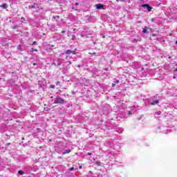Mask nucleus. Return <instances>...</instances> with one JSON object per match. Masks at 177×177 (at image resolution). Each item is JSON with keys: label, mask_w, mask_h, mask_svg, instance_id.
Returning a JSON list of instances; mask_svg holds the SVG:
<instances>
[{"label": "nucleus", "mask_w": 177, "mask_h": 177, "mask_svg": "<svg viewBox=\"0 0 177 177\" xmlns=\"http://www.w3.org/2000/svg\"><path fill=\"white\" fill-rule=\"evenodd\" d=\"M60 147H59V153L60 154H62V156H64L66 154H69V153H71V149H67V145L60 143Z\"/></svg>", "instance_id": "obj_1"}, {"label": "nucleus", "mask_w": 177, "mask_h": 177, "mask_svg": "<svg viewBox=\"0 0 177 177\" xmlns=\"http://www.w3.org/2000/svg\"><path fill=\"white\" fill-rule=\"evenodd\" d=\"M54 104H66V101L60 97V96L57 95L55 100L53 102Z\"/></svg>", "instance_id": "obj_2"}, {"label": "nucleus", "mask_w": 177, "mask_h": 177, "mask_svg": "<svg viewBox=\"0 0 177 177\" xmlns=\"http://www.w3.org/2000/svg\"><path fill=\"white\" fill-rule=\"evenodd\" d=\"M37 85L40 89L46 88V80H40L38 82Z\"/></svg>", "instance_id": "obj_3"}, {"label": "nucleus", "mask_w": 177, "mask_h": 177, "mask_svg": "<svg viewBox=\"0 0 177 177\" xmlns=\"http://www.w3.org/2000/svg\"><path fill=\"white\" fill-rule=\"evenodd\" d=\"M158 129H160L162 133H165V134L168 133V127H167L162 126L160 127H158Z\"/></svg>", "instance_id": "obj_4"}, {"label": "nucleus", "mask_w": 177, "mask_h": 177, "mask_svg": "<svg viewBox=\"0 0 177 177\" xmlns=\"http://www.w3.org/2000/svg\"><path fill=\"white\" fill-rule=\"evenodd\" d=\"M73 53V55H75V51H73L71 50H66L65 53H62V55H66V59L68 57L69 55H71Z\"/></svg>", "instance_id": "obj_5"}, {"label": "nucleus", "mask_w": 177, "mask_h": 177, "mask_svg": "<svg viewBox=\"0 0 177 177\" xmlns=\"http://www.w3.org/2000/svg\"><path fill=\"white\" fill-rule=\"evenodd\" d=\"M154 99H157V96L153 97V100H154ZM159 103H160V100H153V101L150 103V104H151V106H156V104H158Z\"/></svg>", "instance_id": "obj_6"}, {"label": "nucleus", "mask_w": 177, "mask_h": 177, "mask_svg": "<svg viewBox=\"0 0 177 177\" xmlns=\"http://www.w3.org/2000/svg\"><path fill=\"white\" fill-rule=\"evenodd\" d=\"M141 6L144 9H147L149 12H151V9H153V8L150 6L149 4H142Z\"/></svg>", "instance_id": "obj_7"}, {"label": "nucleus", "mask_w": 177, "mask_h": 177, "mask_svg": "<svg viewBox=\"0 0 177 177\" xmlns=\"http://www.w3.org/2000/svg\"><path fill=\"white\" fill-rule=\"evenodd\" d=\"M96 8L97 9H103V8H104V6L103 4L98 3L96 5Z\"/></svg>", "instance_id": "obj_8"}, {"label": "nucleus", "mask_w": 177, "mask_h": 177, "mask_svg": "<svg viewBox=\"0 0 177 177\" xmlns=\"http://www.w3.org/2000/svg\"><path fill=\"white\" fill-rule=\"evenodd\" d=\"M0 8H3V9H8V6L7 3H3V4L0 6Z\"/></svg>", "instance_id": "obj_9"}, {"label": "nucleus", "mask_w": 177, "mask_h": 177, "mask_svg": "<svg viewBox=\"0 0 177 177\" xmlns=\"http://www.w3.org/2000/svg\"><path fill=\"white\" fill-rule=\"evenodd\" d=\"M95 165H97V167H102L103 165V163H102L99 161H96L95 162Z\"/></svg>", "instance_id": "obj_10"}, {"label": "nucleus", "mask_w": 177, "mask_h": 177, "mask_svg": "<svg viewBox=\"0 0 177 177\" xmlns=\"http://www.w3.org/2000/svg\"><path fill=\"white\" fill-rule=\"evenodd\" d=\"M18 174L19 175H24V171H23V170H19L18 171Z\"/></svg>", "instance_id": "obj_11"}, {"label": "nucleus", "mask_w": 177, "mask_h": 177, "mask_svg": "<svg viewBox=\"0 0 177 177\" xmlns=\"http://www.w3.org/2000/svg\"><path fill=\"white\" fill-rule=\"evenodd\" d=\"M80 37H81L82 38H84V37H86V38H88V35H85V34H81V35H80Z\"/></svg>", "instance_id": "obj_12"}, {"label": "nucleus", "mask_w": 177, "mask_h": 177, "mask_svg": "<svg viewBox=\"0 0 177 177\" xmlns=\"http://www.w3.org/2000/svg\"><path fill=\"white\" fill-rule=\"evenodd\" d=\"M53 18L57 20V19H60V17L59 15L53 16Z\"/></svg>", "instance_id": "obj_13"}, {"label": "nucleus", "mask_w": 177, "mask_h": 177, "mask_svg": "<svg viewBox=\"0 0 177 177\" xmlns=\"http://www.w3.org/2000/svg\"><path fill=\"white\" fill-rule=\"evenodd\" d=\"M142 32H144V34H147L149 31H147V29H143Z\"/></svg>", "instance_id": "obj_14"}, {"label": "nucleus", "mask_w": 177, "mask_h": 177, "mask_svg": "<svg viewBox=\"0 0 177 177\" xmlns=\"http://www.w3.org/2000/svg\"><path fill=\"white\" fill-rule=\"evenodd\" d=\"M21 23H24V21H26V19H24V17H21Z\"/></svg>", "instance_id": "obj_15"}, {"label": "nucleus", "mask_w": 177, "mask_h": 177, "mask_svg": "<svg viewBox=\"0 0 177 177\" xmlns=\"http://www.w3.org/2000/svg\"><path fill=\"white\" fill-rule=\"evenodd\" d=\"M92 34H93V31L90 30V31L88 32V35H92Z\"/></svg>", "instance_id": "obj_16"}, {"label": "nucleus", "mask_w": 177, "mask_h": 177, "mask_svg": "<svg viewBox=\"0 0 177 177\" xmlns=\"http://www.w3.org/2000/svg\"><path fill=\"white\" fill-rule=\"evenodd\" d=\"M50 88L51 89H55V88H56V86H55V85H50Z\"/></svg>", "instance_id": "obj_17"}, {"label": "nucleus", "mask_w": 177, "mask_h": 177, "mask_svg": "<svg viewBox=\"0 0 177 177\" xmlns=\"http://www.w3.org/2000/svg\"><path fill=\"white\" fill-rule=\"evenodd\" d=\"M156 115H161V111H158L156 113Z\"/></svg>", "instance_id": "obj_18"}, {"label": "nucleus", "mask_w": 177, "mask_h": 177, "mask_svg": "<svg viewBox=\"0 0 177 177\" xmlns=\"http://www.w3.org/2000/svg\"><path fill=\"white\" fill-rule=\"evenodd\" d=\"M19 26L17 25L15 26L14 27H12V30H16L17 29Z\"/></svg>", "instance_id": "obj_19"}, {"label": "nucleus", "mask_w": 177, "mask_h": 177, "mask_svg": "<svg viewBox=\"0 0 177 177\" xmlns=\"http://www.w3.org/2000/svg\"><path fill=\"white\" fill-rule=\"evenodd\" d=\"M83 30H84V31H86V30H88V28L86 26H84Z\"/></svg>", "instance_id": "obj_20"}, {"label": "nucleus", "mask_w": 177, "mask_h": 177, "mask_svg": "<svg viewBox=\"0 0 177 177\" xmlns=\"http://www.w3.org/2000/svg\"><path fill=\"white\" fill-rule=\"evenodd\" d=\"M140 3H142L143 5V3H145V1L144 0H140Z\"/></svg>", "instance_id": "obj_21"}, {"label": "nucleus", "mask_w": 177, "mask_h": 177, "mask_svg": "<svg viewBox=\"0 0 177 177\" xmlns=\"http://www.w3.org/2000/svg\"><path fill=\"white\" fill-rule=\"evenodd\" d=\"M74 167H71L70 169H69V171H74Z\"/></svg>", "instance_id": "obj_22"}, {"label": "nucleus", "mask_w": 177, "mask_h": 177, "mask_svg": "<svg viewBox=\"0 0 177 177\" xmlns=\"http://www.w3.org/2000/svg\"><path fill=\"white\" fill-rule=\"evenodd\" d=\"M115 84H120V80H116V81L115 82Z\"/></svg>", "instance_id": "obj_23"}, {"label": "nucleus", "mask_w": 177, "mask_h": 177, "mask_svg": "<svg viewBox=\"0 0 177 177\" xmlns=\"http://www.w3.org/2000/svg\"><path fill=\"white\" fill-rule=\"evenodd\" d=\"M103 177H109V175H108V174H104L103 175Z\"/></svg>", "instance_id": "obj_24"}, {"label": "nucleus", "mask_w": 177, "mask_h": 177, "mask_svg": "<svg viewBox=\"0 0 177 177\" xmlns=\"http://www.w3.org/2000/svg\"><path fill=\"white\" fill-rule=\"evenodd\" d=\"M56 85L57 86V85H60V82H56Z\"/></svg>", "instance_id": "obj_25"}, {"label": "nucleus", "mask_w": 177, "mask_h": 177, "mask_svg": "<svg viewBox=\"0 0 177 177\" xmlns=\"http://www.w3.org/2000/svg\"><path fill=\"white\" fill-rule=\"evenodd\" d=\"M154 20H155V19H154V18H152V19H151V21H152V22L153 23Z\"/></svg>", "instance_id": "obj_26"}, {"label": "nucleus", "mask_w": 177, "mask_h": 177, "mask_svg": "<svg viewBox=\"0 0 177 177\" xmlns=\"http://www.w3.org/2000/svg\"><path fill=\"white\" fill-rule=\"evenodd\" d=\"M34 51L37 52V50H34V48H32V52H34Z\"/></svg>", "instance_id": "obj_27"}, {"label": "nucleus", "mask_w": 177, "mask_h": 177, "mask_svg": "<svg viewBox=\"0 0 177 177\" xmlns=\"http://www.w3.org/2000/svg\"><path fill=\"white\" fill-rule=\"evenodd\" d=\"M115 83H113V84H112V86H113V88H114V86H115Z\"/></svg>", "instance_id": "obj_28"}, {"label": "nucleus", "mask_w": 177, "mask_h": 177, "mask_svg": "<svg viewBox=\"0 0 177 177\" xmlns=\"http://www.w3.org/2000/svg\"><path fill=\"white\" fill-rule=\"evenodd\" d=\"M18 50H21V48H20V47H18Z\"/></svg>", "instance_id": "obj_29"}, {"label": "nucleus", "mask_w": 177, "mask_h": 177, "mask_svg": "<svg viewBox=\"0 0 177 177\" xmlns=\"http://www.w3.org/2000/svg\"><path fill=\"white\" fill-rule=\"evenodd\" d=\"M88 156H92V153H88Z\"/></svg>", "instance_id": "obj_30"}, {"label": "nucleus", "mask_w": 177, "mask_h": 177, "mask_svg": "<svg viewBox=\"0 0 177 177\" xmlns=\"http://www.w3.org/2000/svg\"><path fill=\"white\" fill-rule=\"evenodd\" d=\"M72 95H75V91H72Z\"/></svg>", "instance_id": "obj_31"}, {"label": "nucleus", "mask_w": 177, "mask_h": 177, "mask_svg": "<svg viewBox=\"0 0 177 177\" xmlns=\"http://www.w3.org/2000/svg\"><path fill=\"white\" fill-rule=\"evenodd\" d=\"M64 32H66V31H64V30L62 31V34H64Z\"/></svg>", "instance_id": "obj_32"}, {"label": "nucleus", "mask_w": 177, "mask_h": 177, "mask_svg": "<svg viewBox=\"0 0 177 177\" xmlns=\"http://www.w3.org/2000/svg\"><path fill=\"white\" fill-rule=\"evenodd\" d=\"M106 145H110V141L106 142Z\"/></svg>", "instance_id": "obj_33"}, {"label": "nucleus", "mask_w": 177, "mask_h": 177, "mask_svg": "<svg viewBox=\"0 0 177 177\" xmlns=\"http://www.w3.org/2000/svg\"><path fill=\"white\" fill-rule=\"evenodd\" d=\"M79 169H82V166H80V167H79Z\"/></svg>", "instance_id": "obj_34"}, {"label": "nucleus", "mask_w": 177, "mask_h": 177, "mask_svg": "<svg viewBox=\"0 0 177 177\" xmlns=\"http://www.w3.org/2000/svg\"><path fill=\"white\" fill-rule=\"evenodd\" d=\"M33 66H37V63L34 62Z\"/></svg>", "instance_id": "obj_35"}, {"label": "nucleus", "mask_w": 177, "mask_h": 177, "mask_svg": "<svg viewBox=\"0 0 177 177\" xmlns=\"http://www.w3.org/2000/svg\"><path fill=\"white\" fill-rule=\"evenodd\" d=\"M7 146H10V142H8V143L7 144Z\"/></svg>", "instance_id": "obj_36"}, {"label": "nucleus", "mask_w": 177, "mask_h": 177, "mask_svg": "<svg viewBox=\"0 0 177 177\" xmlns=\"http://www.w3.org/2000/svg\"><path fill=\"white\" fill-rule=\"evenodd\" d=\"M129 114H132V111H129Z\"/></svg>", "instance_id": "obj_37"}, {"label": "nucleus", "mask_w": 177, "mask_h": 177, "mask_svg": "<svg viewBox=\"0 0 177 177\" xmlns=\"http://www.w3.org/2000/svg\"><path fill=\"white\" fill-rule=\"evenodd\" d=\"M120 1H122V2H124L125 0H120Z\"/></svg>", "instance_id": "obj_38"}, {"label": "nucleus", "mask_w": 177, "mask_h": 177, "mask_svg": "<svg viewBox=\"0 0 177 177\" xmlns=\"http://www.w3.org/2000/svg\"><path fill=\"white\" fill-rule=\"evenodd\" d=\"M176 66H177V64H176ZM176 71H177V67L176 68Z\"/></svg>", "instance_id": "obj_39"}, {"label": "nucleus", "mask_w": 177, "mask_h": 177, "mask_svg": "<svg viewBox=\"0 0 177 177\" xmlns=\"http://www.w3.org/2000/svg\"><path fill=\"white\" fill-rule=\"evenodd\" d=\"M21 139H22V140H24V137H23Z\"/></svg>", "instance_id": "obj_40"}, {"label": "nucleus", "mask_w": 177, "mask_h": 177, "mask_svg": "<svg viewBox=\"0 0 177 177\" xmlns=\"http://www.w3.org/2000/svg\"><path fill=\"white\" fill-rule=\"evenodd\" d=\"M117 2H120V0H116Z\"/></svg>", "instance_id": "obj_41"}, {"label": "nucleus", "mask_w": 177, "mask_h": 177, "mask_svg": "<svg viewBox=\"0 0 177 177\" xmlns=\"http://www.w3.org/2000/svg\"><path fill=\"white\" fill-rule=\"evenodd\" d=\"M69 64H71V62H68Z\"/></svg>", "instance_id": "obj_42"}, {"label": "nucleus", "mask_w": 177, "mask_h": 177, "mask_svg": "<svg viewBox=\"0 0 177 177\" xmlns=\"http://www.w3.org/2000/svg\"><path fill=\"white\" fill-rule=\"evenodd\" d=\"M78 67H81V65H78Z\"/></svg>", "instance_id": "obj_43"}, {"label": "nucleus", "mask_w": 177, "mask_h": 177, "mask_svg": "<svg viewBox=\"0 0 177 177\" xmlns=\"http://www.w3.org/2000/svg\"><path fill=\"white\" fill-rule=\"evenodd\" d=\"M106 71H107V68H105Z\"/></svg>", "instance_id": "obj_44"}, {"label": "nucleus", "mask_w": 177, "mask_h": 177, "mask_svg": "<svg viewBox=\"0 0 177 177\" xmlns=\"http://www.w3.org/2000/svg\"><path fill=\"white\" fill-rule=\"evenodd\" d=\"M51 99H53V97L51 96Z\"/></svg>", "instance_id": "obj_45"}, {"label": "nucleus", "mask_w": 177, "mask_h": 177, "mask_svg": "<svg viewBox=\"0 0 177 177\" xmlns=\"http://www.w3.org/2000/svg\"><path fill=\"white\" fill-rule=\"evenodd\" d=\"M176 44H177V40L176 41Z\"/></svg>", "instance_id": "obj_46"}, {"label": "nucleus", "mask_w": 177, "mask_h": 177, "mask_svg": "<svg viewBox=\"0 0 177 177\" xmlns=\"http://www.w3.org/2000/svg\"><path fill=\"white\" fill-rule=\"evenodd\" d=\"M34 44H35V42H33Z\"/></svg>", "instance_id": "obj_47"}]
</instances>
